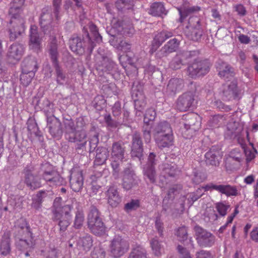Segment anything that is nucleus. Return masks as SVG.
<instances>
[{"label":"nucleus","mask_w":258,"mask_h":258,"mask_svg":"<svg viewBox=\"0 0 258 258\" xmlns=\"http://www.w3.org/2000/svg\"><path fill=\"white\" fill-rule=\"evenodd\" d=\"M76 206V211L73 221V227L81 229L85 221V214L83 208L76 200H73L71 204H62L61 197H56L53 201L51 208V220L57 223L60 231L64 232L70 225L72 220V211Z\"/></svg>","instance_id":"obj_1"},{"label":"nucleus","mask_w":258,"mask_h":258,"mask_svg":"<svg viewBox=\"0 0 258 258\" xmlns=\"http://www.w3.org/2000/svg\"><path fill=\"white\" fill-rule=\"evenodd\" d=\"M153 135L157 146L161 149L172 146L173 142L172 130L166 121H161L153 127Z\"/></svg>","instance_id":"obj_2"},{"label":"nucleus","mask_w":258,"mask_h":258,"mask_svg":"<svg viewBox=\"0 0 258 258\" xmlns=\"http://www.w3.org/2000/svg\"><path fill=\"white\" fill-rule=\"evenodd\" d=\"M87 37L88 39L87 42L78 36L73 37L70 39L69 44L72 51L79 55L83 54L86 50L91 54L96 45L88 33L87 34Z\"/></svg>","instance_id":"obj_3"},{"label":"nucleus","mask_w":258,"mask_h":258,"mask_svg":"<svg viewBox=\"0 0 258 258\" xmlns=\"http://www.w3.org/2000/svg\"><path fill=\"white\" fill-rule=\"evenodd\" d=\"M219 94L225 101L239 100L242 96L241 90L238 88L237 81L235 80L223 84L220 89Z\"/></svg>","instance_id":"obj_4"},{"label":"nucleus","mask_w":258,"mask_h":258,"mask_svg":"<svg viewBox=\"0 0 258 258\" xmlns=\"http://www.w3.org/2000/svg\"><path fill=\"white\" fill-rule=\"evenodd\" d=\"M25 21L22 17L11 16L7 31L10 41L17 39L25 31Z\"/></svg>","instance_id":"obj_5"},{"label":"nucleus","mask_w":258,"mask_h":258,"mask_svg":"<svg viewBox=\"0 0 258 258\" xmlns=\"http://www.w3.org/2000/svg\"><path fill=\"white\" fill-rule=\"evenodd\" d=\"M41 169L43 172L41 175L42 178L51 186H59L64 183V179L53 170L52 166L49 163L42 164Z\"/></svg>","instance_id":"obj_6"},{"label":"nucleus","mask_w":258,"mask_h":258,"mask_svg":"<svg viewBox=\"0 0 258 258\" xmlns=\"http://www.w3.org/2000/svg\"><path fill=\"white\" fill-rule=\"evenodd\" d=\"M211 67L208 59H195L187 68L188 75L192 78L205 76L210 71Z\"/></svg>","instance_id":"obj_7"},{"label":"nucleus","mask_w":258,"mask_h":258,"mask_svg":"<svg viewBox=\"0 0 258 258\" xmlns=\"http://www.w3.org/2000/svg\"><path fill=\"white\" fill-rule=\"evenodd\" d=\"M109 249L112 256L119 257L128 250L129 243L121 236H116L110 241Z\"/></svg>","instance_id":"obj_8"},{"label":"nucleus","mask_w":258,"mask_h":258,"mask_svg":"<svg viewBox=\"0 0 258 258\" xmlns=\"http://www.w3.org/2000/svg\"><path fill=\"white\" fill-rule=\"evenodd\" d=\"M187 27L191 29V31L187 34L188 38L195 41L201 39L204 33V26L203 23L198 17H190L188 20V25Z\"/></svg>","instance_id":"obj_9"},{"label":"nucleus","mask_w":258,"mask_h":258,"mask_svg":"<svg viewBox=\"0 0 258 258\" xmlns=\"http://www.w3.org/2000/svg\"><path fill=\"white\" fill-rule=\"evenodd\" d=\"M186 122L184 123L185 131L183 133L185 138L189 139L192 137L195 133L198 131L201 126V122L197 120V115L194 113H190L184 116Z\"/></svg>","instance_id":"obj_10"},{"label":"nucleus","mask_w":258,"mask_h":258,"mask_svg":"<svg viewBox=\"0 0 258 258\" xmlns=\"http://www.w3.org/2000/svg\"><path fill=\"white\" fill-rule=\"evenodd\" d=\"M55 18L53 15L52 8L49 6L43 8L41 11L40 18V25L45 34L50 32L52 28V22Z\"/></svg>","instance_id":"obj_11"},{"label":"nucleus","mask_w":258,"mask_h":258,"mask_svg":"<svg viewBox=\"0 0 258 258\" xmlns=\"http://www.w3.org/2000/svg\"><path fill=\"white\" fill-rule=\"evenodd\" d=\"M197 240L198 244L203 247H210L215 243V237L211 233L200 227H195Z\"/></svg>","instance_id":"obj_12"},{"label":"nucleus","mask_w":258,"mask_h":258,"mask_svg":"<svg viewBox=\"0 0 258 258\" xmlns=\"http://www.w3.org/2000/svg\"><path fill=\"white\" fill-rule=\"evenodd\" d=\"M195 95L191 92H187L180 95L176 101V108L180 111H186L194 106Z\"/></svg>","instance_id":"obj_13"},{"label":"nucleus","mask_w":258,"mask_h":258,"mask_svg":"<svg viewBox=\"0 0 258 258\" xmlns=\"http://www.w3.org/2000/svg\"><path fill=\"white\" fill-rule=\"evenodd\" d=\"M23 173L24 182L29 189L35 190L41 186V178L33 173L32 168L25 167Z\"/></svg>","instance_id":"obj_14"},{"label":"nucleus","mask_w":258,"mask_h":258,"mask_svg":"<svg viewBox=\"0 0 258 258\" xmlns=\"http://www.w3.org/2000/svg\"><path fill=\"white\" fill-rule=\"evenodd\" d=\"M47 127L52 137L59 139L62 136L63 130L61 122L54 115L47 117Z\"/></svg>","instance_id":"obj_15"},{"label":"nucleus","mask_w":258,"mask_h":258,"mask_svg":"<svg viewBox=\"0 0 258 258\" xmlns=\"http://www.w3.org/2000/svg\"><path fill=\"white\" fill-rule=\"evenodd\" d=\"M173 36V32L172 31L163 30L160 32H157L152 41L150 52L151 54L154 53L163 42Z\"/></svg>","instance_id":"obj_16"},{"label":"nucleus","mask_w":258,"mask_h":258,"mask_svg":"<svg viewBox=\"0 0 258 258\" xmlns=\"http://www.w3.org/2000/svg\"><path fill=\"white\" fill-rule=\"evenodd\" d=\"M69 142L75 143V150L79 152L86 148L87 143V134L85 131H76L70 139H67Z\"/></svg>","instance_id":"obj_17"},{"label":"nucleus","mask_w":258,"mask_h":258,"mask_svg":"<svg viewBox=\"0 0 258 258\" xmlns=\"http://www.w3.org/2000/svg\"><path fill=\"white\" fill-rule=\"evenodd\" d=\"M24 52V46L18 43H14L10 46L7 53V57L11 63L20 60Z\"/></svg>","instance_id":"obj_18"},{"label":"nucleus","mask_w":258,"mask_h":258,"mask_svg":"<svg viewBox=\"0 0 258 258\" xmlns=\"http://www.w3.org/2000/svg\"><path fill=\"white\" fill-rule=\"evenodd\" d=\"M219 76L222 79L230 81L235 76L234 69L227 62L219 60L216 64Z\"/></svg>","instance_id":"obj_19"},{"label":"nucleus","mask_w":258,"mask_h":258,"mask_svg":"<svg viewBox=\"0 0 258 258\" xmlns=\"http://www.w3.org/2000/svg\"><path fill=\"white\" fill-rule=\"evenodd\" d=\"M179 43L180 41L177 38L170 39L157 51L156 54L157 57L162 58L175 52L179 47Z\"/></svg>","instance_id":"obj_20"},{"label":"nucleus","mask_w":258,"mask_h":258,"mask_svg":"<svg viewBox=\"0 0 258 258\" xmlns=\"http://www.w3.org/2000/svg\"><path fill=\"white\" fill-rule=\"evenodd\" d=\"M131 155L137 157L139 160L143 155V143L139 133L135 132L132 136Z\"/></svg>","instance_id":"obj_21"},{"label":"nucleus","mask_w":258,"mask_h":258,"mask_svg":"<svg viewBox=\"0 0 258 258\" xmlns=\"http://www.w3.org/2000/svg\"><path fill=\"white\" fill-rule=\"evenodd\" d=\"M137 176L130 167L124 169L122 175V187L126 190L131 189L137 184Z\"/></svg>","instance_id":"obj_22"},{"label":"nucleus","mask_w":258,"mask_h":258,"mask_svg":"<svg viewBox=\"0 0 258 258\" xmlns=\"http://www.w3.org/2000/svg\"><path fill=\"white\" fill-rule=\"evenodd\" d=\"M70 183L71 188L75 192H79L82 189L84 178L81 170H74L72 171L70 175Z\"/></svg>","instance_id":"obj_23"},{"label":"nucleus","mask_w":258,"mask_h":258,"mask_svg":"<svg viewBox=\"0 0 258 258\" xmlns=\"http://www.w3.org/2000/svg\"><path fill=\"white\" fill-rule=\"evenodd\" d=\"M205 157L207 164L215 166H218L220 160L221 159L220 149L217 146H212L209 151L205 154Z\"/></svg>","instance_id":"obj_24"},{"label":"nucleus","mask_w":258,"mask_h":258,"mask_svg":"<svg viewBox=\"0 0 258 258\" xmlns=\"http://www.w3.org/2000/svg\"><path fill=\"white\" fill-rule=\"evenodd\" d=\"M108 204L113 208L116 207L121 201V197L115 186H110L105 192Z\"/></svg>","instance_id":"obj_25"},{"label":"nucleus","mask_w":258,"mask_h":258,"mask_svg":"<svg viewBox=\"0 0 258 258\" xmlns=\"http://www.w3.org/2000/svg\"><path fill=\"white\" fill-rule=\"evenodd\" d=\"M176 9L180 16L178 21L182 23L191 14L198 12L200 10V8L198 6H190L188 4L185 3L176 7Z\"/></svg>","instance_id":"obj_26"},{"label":"nucleus","mask_w":258,"mask_h":258,"mask_svg":"<svg viewBox=\"0 0 258 258\" xmlns=\"http://www.w3.org/2000/svg\"><path fill=\"white\" fill-rule=\"evenodd\" d=\"M29 37V47L35 50H38L41 47V38L38 33L36 26H31Z\"/></svg>","instance_id":"obj_27"},{"label":"nucleus","mask_w":258,"mask_h":258,"mask_svg":"<svg viewBox=\"0 0 258 258\" xmlns=\"http://www.w3.org/2000/svg\"><path fill=\"white\" fill-rule=\"evenodd\" d=\"M125 152V147L122 142H114L111 148V155L112 159L122 161L124 158Z\"/></svg>","instance_id":"obj_28"},{"label":"nucleus","mask_w":258,"mask_h":258,"mask_svg":"<svg viewBox=\"0 0 258 258\" xmlns=\"http://www.w3.org/2000/svg\"><path fill=\"white\" fill-rule=\"evenodd\" d=\"M93 242L92 237L87 234L79 238L77 246L80 250L87 252L91 249L93 246Z\"/></svg>","instance_id":"obj_29"},{"label":"nucleus","mask_w":258,"mask_h":258,"mask_svg":"<svg viewBox=\"0 0 258 258\" xmlns=\"http://www.w3.org/2000/svg\"><path fill=\"white\" fill-rule=\"evenodd\" d=\"M148 13L153 16L162 17L163 15H166L167 12L164 7L163 3L161 2H155L151 5Z\"/></svg>","instance_id":"obj_30"},{"label":"nucleus","mask_w":258,"mask_h":258,"mask_svg":"<svg viewBox=\"0 0 258 258\" xmlns=\"http://www.w3.org/2000/svg\"><path fill=\"white\" fill-rule=\"evenodd\" d=\"M26 0H12L10 4L9 15L11 16L22 17L21 12Z\"/></svg>","instance_id":"obj_31"},{"label":"nucleus","mask_w":258,"mask_h":258,"mask_svg":"<svg viewBox=\"0 0 258 258\" xmlns=\"http://www.w3.org/2000/svg\"><path fill=\"white\" fill-rule=\"evenodd\" d=\"M116 69V64L107 56H102V60L98 64V69L104 72L109 73Z\"/></svg>","instance_id":"obj_32"},{"label":"nucleus","mask_w":258,"mask_h":258,"mask_svg":"<svg viewBox=\"0 0 258 258\" xmlns=\"http://www.w3.org/2000/svg\"><path fill=\"white\" fill-rule=\"evenodd\" d=\"M109 151L105 147H99L96 150L94 163L96 165H102L105 163L109 157Z\"/></svg>","instance_id":"obj_33"},{"label":"nucleus","mask_w":258,"mask_h":258,"mask_svg":"<svg viewBox=\"0 0 258 258\" xmlns=\"http://www.w3.org/2000/svg\"><path fill=\"white\" fill-rule=\"evenodd\" d=\"M183 87V80L177 78L170 80L167 86V91L170 94H175Z\"/></svg>","instance_id":"obj_34"},{"label":"nucleus","mask_w":258,"mask_h":258,"mask_svg":"<svg viewBox=\"0 0 258 258\" xmlns=\"http://www.w3.org/2000/svg\"><path fill=\"white\" fill-rule=\"evenodd\" d=\"M218 192L227 197H236L239 194L236 186L230 184H218Z\"/></svg>","instance_id":"obj_35"},{"label":"nucleus","mask_w":258,"mask_h":258,"mask_svg":"<svg viewBox=\"0 0 258 258\" xmlns=\"http://www.w3.org/2000/svg\"><path fill=\"white\" fill-rule=\"evenodd\" d=\"M162 174L165 177H174L178 172L175 164L163 163L160 166Z\"/></svg>","instance_id":"obj_36"},{"label":"nucleus","mask_w":258,"mask_h":258,"mask_svg":"<svg viewBox=\"0 0 258 258\" xmlns=\"http://www.w3.org/2000/svg\"><path fill=\"white\" fill-rule=\"evenodd\" d=\"M186 60L182 52L177 53L169 63V67L172 70H178L186 63Z\"/></svg>","instance_id":"obj_37"},{"label":"nucleus","mask_w":258,"mask_h":258,"mask_svg":"<svg viewBox=\"0 0 258 258\" xmlns=\"http://www.w3.org/2000/svg\"><path fill=\"white\" fill-rule=\"evenodd\" d=\"M63 130L64 137L67 140L70 139V137L76 131V127L74 120L72 118L63 119Z\"/></svg>","instance_id":"obj_38"},{"label":"nucleus","mask_w":258,"mask_h":258,"mask_svg":"<svg viewBox=\"0 0 258 258\" xmlns=\"http://www.w3.org/2000/svg\"><path fill=\"white\" fill-rule=\"evenodd\" d=\"M91 232L97 236H102L106 232V227L102 220L96 222L92 225H88Z\"/></svg>","instance_id":"obj_39"},{"label":"nucleus","mask_w":258,"mask_h":258,"mask_svg":"<svg viewBox=\"0 0 258 258\" xmlns=\"http://www.w3.org/2000/svg\"><path fill=\"white\" fill-rule=\"evenodd\" d=\"M88 225H92L96 222L102 220L100 216V213L98 210L94 206L90 208L89 212L87 217Z\"/></svg>","instance_id":"obj_40"},{"label":"nucleus","mask_w":258,"mask_h":258,"mask_svg":"<svg viewBox=\"0 0 258 258\" xmlns=\"http://www.w3.org/2000/svg\"><path fill=\"white\" fill-rule=\"evenodd\" d=\"M143 173L146 179H148L150 183H154L156 179V172L155 167L144 165Z\"/></svg>","instance_id":"obj_41"},{"label":"nucleus","mask_w":258,"mask_h":258,"mask_svg":"<svg viewBox=\"0 0 258 258\" xmlns=\"http://www.w3.org/2000/svg\"><path fill=\"white\" fill-rule=\"evenodd\" d=\"M10 239L7 236H3L0 240V253L3 255H7L11 251Z\"/></svg>","instance_id":"obj_42"},{"label":"nucleus","mask_w":258,"mask_h":258,"mask_svg":"<svg viewBox=\"0 0 258 258\" xmlns=\"http://www.w3.org/2000/svg\"><path fill=\"white\" fill-rule=\"evenodd\" d=\"M35 74L33 71H28L25 68L24 72H22L20 75L21 83L25 87L28 86L35 76Z\"/></svg>","instance_id":"obj_43"},{"label":"nucleus","mask_w":258,"mask_h":258,"mask_svg":"<svg viewBox=\"0 0 258 258\" xmlns=\"http://www.w3.org/2000/svg\"><path fill=\"white\" fill-rule=\"evenodd\" d=\"M128 258H147L146 249L140 245L133 248Z\"/></svg>","instance_id":"obj_44"},{"label":"nucleus","mask_w":258,"mask_h":258,"mask_svg":"<svg viewBox=\"0 0 258 258\" xmlns=\"http://www.w3.org/2000/svg\"><path fill=\"white\" fill-rule=\"evenodd\" d=\"M215 208L220 216L224 217L230 209V205L225 201L220 202L215 204Z\"/></svg>","instance_id":"obj_45"},{"label":"nucleus","mask_w":258,"mask_h":258,"mask_svg":"<svg viewBox=\"0 0 258 258\" xmlns=\"http://www.w3.org/2000/svg\"><path fill=\"white\" fill-rule=\"evenodd\" d=\"M25 68L28 71H33L35 74L38 69L36 61L30 58L25 59L22 64V72H24Z\"/></svg>","instance_id":"obj_46"},{"label":"nucleus","mask_w":258,"mask_h":258,"mask_svg":"<svg viewBox=\"0 0 258 258\" xmlns=\"http://www.w3.org/2000/svg\"><path fill=\"white\" fill-rule=\"evenodd\" d=\"M49 53L53 66L58 65L57 57L58 55L57 51V45L55 42L51 43L49 49Z\"/></svg>","instance_id":"obj_47"},{"label":"nucleus","mask_w":258,"mask_h":258,"mask_svg":"<svg viewBox=\"0 0 258 258\" xmlns=\"http://www.w3.org/2000/svg\"><path fill=\"white\" fill-rule=\"evenodd\" d=\"M116 8L120 11H124L133 8V0H117L115 3Z\"/></svg>","instance_id":"obj_48"},{"label":"nucleus","mask_w":258,"mask_h":258,"mask_svg":"<svg viewBox=\"0 0 258 258\" xmlns=\"http://www.w3.org/2000/svg\"><path fill=\"white\" fill-rule=\"evenodd\" d=\"M62 0H52V9L55 20L58 21L61 17V6Z\"/></svg>","instance_id":"obj_49"},{"label":"nucleus","mask_w":258,"mask_h":258,"mask_svg":"<svg viewBox=\"0 0 258 258\" xmlns=\"http://www.w3.org/2000/svg\"><path fill=\"white\" fill-rule=\"evenodd\" d=\"M9 204L13 210L21 209L22 208L23 198L19 196H16L11 198L8 201Z\"/></svg>","instance_id":"obj_50"},{"label":"nucleus","mask_w":258,"mask_h":258,"mask_svg":"<svg viewBox=\"0 0 258 258\" xmlns=\"http://www.w3.org/2000/svg\"><path fill=\"white\" fill-rule=\"evenodd\" d=\"M53 67L56 72L57 83L59 85H63L67 80L66 74L62 72L59 64Z\"/></svg>","instance_id":"obj_51"},{"label":"nucleus","mask_w":258,"mask_h":258,"mask_svg":"<svg viewBox=\"0 0 258 258\" xmlns=\"http://www.w3.org/2000/svg\"><path fill=\"white\" fill-rule=\"evenodd\" d=\"M242 148L243 149L247 162H249L254 158L255 155L257 153V151L253 146H251V147H247L245 145H242Z\"/></svg>","instance_id":"obj_52"},{"label":"nucleus","mask_w":258,"mask_h":258,"mask_svg":"<svg viewBox=\"0 0 258 258\" xmlns=\"http://www.w3.org/2000/svg\"><path fill=\"white\" fill-rule=\"evenodd\" d=\"M89 29L95 41L97 43L102 42V36L99 33L97 26L93 23H90L89 24Z\"/></svg>","instance_id":"obj_53"},{"label":"nucleus","mask_w":258,"mask_h":258,"mask_svg":"<svg viewBox=\"0 0 258 258\" xmlns=\"http://www.w3.org/2000/svg\"><path fill=\"white\" fill-rule=\"evenodd\" d=\"M156 113L153 108L148 109L144 115V122L148 125L150 121H153L156 117Z\"/></svg>","instance_id":"obj_54"},{"label":"nucleus","mask_w":258,"mask_h":258,"mask_svg":"<svg viewBox=\"0 0 258 258\" xmlns=\"http://www.w3.org/2000/svg\"><path fill=\"white\" fill-rule=\"evenodd\" d=\"M150 244L155 255L158 256L161 254L162 248L156 238H154L151 240Z\"/></svg>","instance_id":"obj_55"},{"label":"nucleus","mask_w":258,"mask_h":258,"mask_svg":"<svg viewBox=\"0 0 258 258\" xmlns=\"http://www.w3.org/2000/svg\"><path fill=\"white\" fill-rule=\"evenodd\" d=\"M140 207V201L138 200H132L130 202L124 205V210L129 213L137 210Z\"/></svg>","instance_id":"obj_56"},{"label":"nucleus","mask_w":258,"mask_h":258,"mask_svg":"<svg viewBox=\"0 0 258 258\" xmlns=\"http://www.w3.org/2000/svg\"><path fill=\"white\" fill-rule=\"evenodd\" d=\"M92 258H105L106 252L101 246H95L91 253Z\"/></svg>","instance_id":"obj_57"},{"label":"nucleus","mask_w":258,"mask_h":258,"mask_svg":"<svg viewBox=\"0 0 258 258\" xmlns=\"http://www.w3.org/2000/svg\"><path fill=\"white\" fill-rule=\"evenodd\" d=\"M176 236L180 241H184L187 239V232L186 228L183 226L179 227L176 231Z\"/></svg>","instance_id":"obj_58"},{"label":"nucleus","mask_w":258,"mask_h":258,"mask_svg":"<svg viewBox=\"0 0 258 258\" xmlns=\"http://www.w3.org/2000/svg\"><path fill=\"white\" fill-rule=\"evenodd\" d=\"M27 129L31 134H34L36 136H40V132L36 122L30 121L28 123Z\"/></svg>","instance_id":"obj_59"},{"label":"nucleus","mask_w":258,"mask_h":258,"mask_svg":"<svg viewBox=\"0 0 258 258\" xmlns=\"http://www.w3.org/2000/svg\"><path fill=\"white\" fill-rule=\"evenodd\" d=\"M89 152H93L96 148L99 143L98 135L95 134L89 139Z\"/></svg>","instance_id":"obj_60"},{"label":"nucleus","mask_w":258,"mask_h":258,"mask_svg":"<svg viewBox=\"0 0 258 258\" xmlns=\"http://www.w3.org/2000/svg\"><path fill=\"white\" fill-rule=\"evenodd\" d=\"M94 106L98 110H100L105 103V100L102 95H98L95 97L94 101Z\"/></svg>","instance_id":"obj_61"},{"label":"nucleus","mask_w":258,"mask_h":258,"mask_svg":"<svg viewBox=\"0 0 258 258\" xmlns=\"http://www.w3.org/2000/svg\"><path fill=\"white\" fill-rule=\"evenodd\" d=\"M104 119L107 125L111 128H116L120 124L118 121L113 120L109 114H105Z\"/></svg>","instance_id":"obj_62"},{"label":"nucleus","mask_w":258,"mask_h":258,"mask_svg":"<svg viewBox=\"0 0 258 258\" xmlns=\"http://www.w3.org/2000/svg\"><path fill=\"white\" fill-rule=\"evenodd\" d=\"M213 104L215 107L221 111L228 112L231 110L230 106L225 105L220 100L215 101Z\"/></svg>","instance_id":"obj_63"},{"label":"nucleus","mask_w":258,"mask_h":258,"mask_svg":"<svg viewBox=\"0 0 258 258\" xmlns=\"http://www.w3.org/2000/svg\"><path fill=\"white\" fill-rule=\"evenodd\" d=\"M114 87V84L106 83L103 84L101 87V90L103 91V93L107 95L110 96L113 93V89Z\"/></svg>","instance_id":"obj_64"}]
</instances>
